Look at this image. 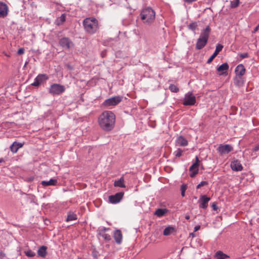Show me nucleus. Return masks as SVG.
<instances>
[{
    "instance_id": "nucleus-27",
    "label": "nucleus",
    "mask_w": 259,
    "mask_h": 259,
    "mask_svg": "<svg viewBox=\"0 0 259 259\" xmlns=\"http://www.w3.org/2000/svg\"><path fill=\"white\" fill-rule=\"evenodd\" d=\"M174 230V228L171 227H166L163 231V235L168 236L170 235Z\"/></svg>"
},
{
    "instance_id": "nucleus-32",
    "label": "nucleus",
    "mask_w": 259,
    "mask_h": 259,
    "mask_svg": "<svg viewBox=\"0 0 259 259\" xmlns=\"http://www.w3.org/2000/svg\"><path fill=\"white\" fill-rule=\"evenodd\" d=\"M188 27L189 29L194 31L197 27V23H196V22L191 23L188 25Z\"/></svg>"
},
{
    "instance_id": "nucleus-3",
    "label": "nucleus",
    "mask_w": 259,
    "mask_h": 259,
    "mask_svg": "<svg viewBox=\"0 0 259 259\" xmlns=\"http://www.w3.org/2000/svg\"><path fill=\"white\" fill-rule=\"evenodd\" d=\"M210 31L211 28L209 26H207L201 31L200 36L197 39L196 44V49L197 50H200L205 46L208 41Z\"/></svg>"
},
{
    "instance_id": "nucleus-24",
    "label": "nucleus",
    "mask_w": 259,
    "mask_h": 259,
    "mask_svg": "<svg viewBox=\"0 0 259 259\" xmlns=\"http://www.w3.org/2000/svg\"><path fill=\"white\" fill-rule=\"evenodd\" d=\"M124 180L123 177L120 178L119 180L115 181L114 183V186L115 187H119L121 188H125V186L124 185Z\"/></svg>"
},
{
    "instance_id": "nucleus-36",
    "label": "nucleus",
    "mask_w": 259,
    "mask_h": 259,
    "mask_svg": "<svg viewBox=\"0 0 259 259\" xmlns=\"http://www.w3.org/2000/svg\"><path fill=\"white\" fill-rule=\"evenodd\" d=\"M102 237L104 238V239L107 241H109L111 240V237L109 235L107 234H104L102 235Z\"/></svg>"
},
{
    "instance_id": "nucleus-42",
    "label": "nucleus",
    "mask_w": 259,
    "mask_h": 259,
    "mask_svg": "<svg viewBox=\"0 0 259 259\" xmlns=\"http://www.w3.org/2000/svg\"><path fill=\"white\" fill-rule=\"evenodd\" d=\"M212 207L214 210H216L218 208L217 204L214 203H212Z\"/></svg>"
},
{
    "instance_id": "nucleus-30",
    "label": "nucleus",
    "mask_w": 259,
    "mask_h": 259,
    "mask_svg": "<svg viewBox=\"0 0 259 259\" xmlns=\"http://www.w3.org/2000/svg\"><path fill=\"white\" fill-rule=\"evenodd\" d=\"M25 255L28 257H33L35 255L34 252L31 250H28L24 251Z\"/></svg>"
},
{
    "instance_id": "nucleus-47",
    "label": "nucleus",
    "mask_w": 259,
    "mask_h": 259,
    "mask_svg": "<svg viewBox=\"0 0 259 259\" xmlns=\"http://www.w3.org/2000/svg\"><path fill=\"white\" fill-rule=\"evenodd\" d=\"M218 54L219 53H218L217 52L214 51V52L213 53V54L212 55L213 56V57H214L215 58Z\"/></svg>"
},
{
    "instance_id": "nucleus-29",
    "label": "nucleus",
    "mask_w": 259,
    "mask_h": 259,
    "mask_svg": "<svg viewBox=\"0 0 259 259\" xmlns=\"http://www.w3.org/2000/svg\"><path fill=\"white\" fill-rule=\"evenodd\" d=\"M169 89L172 92L177 93L179 92V88L175 84H170L169 87Z\"/></svg>"
},
{
    "instance_id": "nucleus-10",
    "label": "nucleus",
    "mask_w": 259,
    "mask_h": 259,
    "mask_svg": "<svg viewBox=\"0 0 259 259\" xmlns=\"http://www.w3.org/2000/svg\"><path fill=\"white\" fill-rule=\"evenodd\" d=\"M60 45L64 49L69 50L73 46V43L68 37H63L59 40Z\"/></svg>"
},
{
    "instance_id": "nucleus-12",
    "label": "nucleus",
    "mask_w": 259,
    "mask_h": 259,
    "mask_svg": "<svg viewBox=\"0 0 259 259\" xmlns=\"http://www.w3.org/2000/svg\"><path fill=\"white\" fill-rule=\"evenodd\" d=\"M123 196V192H118L115 195H111L109 197V201L111 203H116L120 202Z\"/></svg>"
},
{
    "instance_id": "nucleus-50",
    "label": "nucleus",
    "mask_w": 259,
    "mask_h": 259,
    "mask_svg": "<svg viewBox=\"0 0 259 259\" xmlns=\"http://www.w3.org/2000/svg\"><path fill=\"white\" fill-rule=\"evenodd\" d=\"M2 162V160H0V162Z\"/></svg>"
},
{
    "instance_id": "nucleus-19",
    "label": "nucleus",
    "mask_w": 259,
    "mask_h": 259,
    "mask_svg": "<svg viewBox=\"0 0 259 259\" xmlns=\"http://www.w3.org/2000/svg\"><path fill=\"white\" fill-rule=\"evenodd\" d=\"M23 146V143H18L17 142H14L12 145L10 146V150L12 152L15 153H16L18 149Z\"/></svg>"
},
{
    "instance_id": "nucleus-20",
    "label": "nucleus",
    "mask_w": 259,
    "mask_h": 259,
    "mask_svg": "<svg viewBox=\"0 0 259 259\" xmlns=\"http://www.w3.org/2000/svg\"><path fill=\"white\" fill-rule=\"evenodd\" d=\"M229 69V65L227 63H223L219 66L217 70L218 72H221L220 75H222L224 72H226Z\"/></svg>"
},
{
    "instance_id": "nucleus-38",
    "label": "nucleus",
    "mask_w": 259,
    "mask_h": 259,
    "mask_svg": "<svg viewBox=\"0 0 259 259\" xmlns=\"http://www.w3.org/2000/svg\"><path fill=\"white\" fill-rule=\"evenodd\" d=\"M24 51H25V50H24V48H20L17 52V54L18 55L23 54L24 53Z\"/></svg>"
},
{
    "instance_id": "nucleus-44",
    "label": "nucleus",
    "mask_w": 259,
    "mask_h": 259,
    "mask_svg": "<svg viewBox=\"0 0 259 259\" xmlns=\"http://www.w3.org/2000/svg\"><path fill=\"white\" fill-rule=\"evenodd\" d=\"M200 228V226H196L194 228V231L195 232H196L197 231H198Z\"/></svg>"
},
{
    "instance_id": "nucleus-45",
    "label": "nucleus",
    "mask_w": 259,
    "mask_h": 259,
    "mask_svg": "<svg viewBox=\"0 0 259 259\" xmlns=\"http://www.w3.org/2000/svg\"><path fill=\"white\" fill-rule=\"evenodd\" d=\"M184 1L187 3H191L192 2L196 1L197 0H184Z\"/></svg>"
},
{
    "instance_id": "nucleus-21",
    "label": "nucleus",
    "mask_w": 259,
    "mask_h": 259,
    "mask_svg": "<svg viewBox=\"0 0 259 259\" xmlns=\"http://www.w3.org/2000/svg\"><path fill=\"white\" fill-rule=\"evenodd\" d=\"M47 247L45 246L40 247L37 251V254L39 256L45 257L47 255Z\"/></svg>"
},
{
    "instance_id": "nucleus-5",
    "label": "nucleus",
    "mask_w": 259,
    "mask_h": 259,
    "mask_svg": "<svg viewBox=\"0 0 259 259\" xmlns=\"http://www.w3.org/2000/svg\"><path fill=\"white\" fill-rule=\"evenodd\" d=\"M65 91V88L64 85L60 84L54 83L51 85L49 89V93L53 95H59L64 93Z\"/></svg>"
},
{
    "instance_id": "nucleus-9",
    "label": "nucleus",
    "mask_w": 259,
    "mask_h": 259,
    "mask_svg": "<svg viewBox=\"0 0 259 259\" xmlns=\"http://www.w3.org/2000/svg\"><path fill=\"white\" fill-rule=\"evenodd\" d=\"M233 150V148L232 146L229 144H221L217 148L218 152L220 155L227 154Z\"/></svg>"
},
{
    "instance_id": "nucleus-28",
    "label": "nucleus",
    "mask_w": 259,
    "mask_h": 259,
    "mask_svg": "<svg viewBox=\"0 0 259 259\" xmlns=\"http://www.w3.org/2000/svg\"><path fill=\"white\" fill-rule=\"evenodd\" d=\"M240 4L239 0H233L230 2V7L231 8H235L237 7Z\"/></svg>"
},
{
    "instance_id": "nucleus-34",
    "label": "nucleus",
    "mask_w": 259,
    "mask_h": 259,
    "mask_svg": "<svg viewBox=\"0 0 259 259\" xmlns=\"http://www.w3.org/2000/svg\"><path fill=\"white\" fill-rule=\"evenodd\" d=\"M223 48V45H222L221 44H218L216 46L215 51L217 52L218 53H219L220 52H221Z\"/></svg>"
},
{
    "instance_id": "nucleus-31",
    "label": "nucleus",
    "mask_w": 259,
    "mask_h": 259,
    "mask_svg": "<svg viewBox=\"0 0 259 259\" xmlns=\"http://www.w3.org/2000/svg\"><path fill=\"white\" fill-rule=\"evenodd\" d=\"M183 152V151L181 150V149H178L176 151H175L174 152V155L176 157H181L182 155V153Z\"/></svg>"
},
{
    "instance_id": "nucleus-22",
    "label": "nucleus",
    "mask_w": 259,
    "mask_h": 259,
    "mask_svg": "<svg viewBox=\"0 0 259 259\" xmlns=\"http://www.w3.org/2000/svg\"><path fill=\"white\" fill-rule=\"evenodd\" d=\"M57 183V181L56 179H51L48 181H42L41 182V184L43 186H55Z\"/></svg>"
},
{
    "instance_id": "nucleus-33",
    "label": "nucleus",
    "mask_w": 259,
    "mask_h": 259,
    "mask_svg": "<svg viewBox=\"0 0 259 259\" xmlns=\"http://www.w3.org/2000/svg\"><path fill=\"white\" fill-rule=\"evenodd\" d=\"M187 189V186L186 185H182L181 187V195L182 197L185 196V193Z\"/></svg>"
},
{
    "instance_id": "nucleus-41",
    "label": "nucleus",
    "mask_w": 259,
    "mask_h": 259,
    "mask_svg": "<svg viewBox=\"0 0 259 259\" xmlns=\"http://www.w3.org/2000/svg\"><path fill=\"white\" fill-rule=\"evenodd\" d=\"M259 30V24L255 27L254 29L253 32L255 33Z\"/></svg>"
},
{
    "instance_id": "nucleus-11",
    "label": "nucleus",
    "mask_w": 259,
    "mask_h": 259,
    "mask_svg": "<svg viewBox=\"0 0 259 259\" xmlns=\"http://www.w3.org/2000/svg\"><path fill=\"white\" fill-rule=\"evenodd\" d=\"M49 79V77L45 74H39L34 79V81L31 84L34 87H38L44 81Z\"/></svg>"
},
{
    "instance_id": "nucleus-39",
    "label": "nucleus",
    "mask_w": 259,
    "mask_h": 259,
    "mask_svg": "<svg viewBox=\"0 0 259 259\" xmlns=\"http://www.w3.org/2000/svg\"><path fill=\"white\" fill-rule=\"evenodd\" d=\"M240 56L242 58H247L248 57V54L247 53H245L241 54Z\"/></svg>"
},
{
    "instance_id": "nucleus-26",
    "label": "nucleus",
    "mask_w": 259,
    "mask_h": 259,
    "mask_svg": "<svg viewBox=\"0 0 259 259\" xmlns=\"http://www.w3.org/2000/svg\"><path fill=\"white\" fill-rule=\"evenodd\" d=\"M166 211L167 210L166 209L159 208L155 211L154 214L157 217H160L163 216L165 213Z\"/></svg>"
},
{
    "instance_id": "nucleus-13",
    "label": "nucleus",
    "mask_w": 259,
    "mask_h": 259,
    "mask_svg": "<svg viewBox=\"0 0 259 259\" xmlns=\"http://www.w3.org/2000/svg\"><path fill=\"white\" fill-rule=\"evenodd\" d=\"M210 200V197H208L206 195H201L199 200L200 202L199 207L206 209L208 205V202Z\"/></svg>"
},
{
    "instance_id": "nucleus-51",
    "label": "nucleus",
    "mask_w": 259,
    "mask_h": 259,
    "mask_svg": "<svg viewBox=\"0 0 259 259\" xmlns=\"http://www.w3.org/2000/svg\"><path fill=\"white\" fill-rule=\"evenodd\" d=\"M78 259H81L80 258H78Z\"/></svg>"
},
{
    "instance_id": "nucleus-23",
    "label": "nucleus",
    "mask_w": 259,
    "mask_h": 259,
    "mask_svg": "<svg viewBox=\"0 0 259 259\" xmlns=\"http://www.w3.org/2000/svg\"><path fill=\"white\" fill-rule=\"evenodd\" d=\"M215 257L217 259H226L229 258L230 256L222 251H218L215 254Z\"/></svg>"
},
{
    "instance_id": "nucleus-40",
    "label": "nucleus",
    "mask_w": 259,
    "mask_h": 259,
    "mask_svg": "<svg viewBox=\"0 0 259 259\" xmlns=\"http://www.w3.org/2000/svg\"><path fill=\"white\" fill-rule=\"evenodd\" d=\"M214 59V57H213V56H212V55H211V56L209 57V58L208 59V60H207V63L208 64L210 63L213 61V60Z\"/></svg>"
},
{
    "instance_id": "nucleus-2",
    "label": "nucleus",
    "mask_w": 259,
    "mask_h": 259,
    "mask_svg": "<svg viewBox=\"0 0 259 259\" xmlns=\"http://www.w3.org/2000/svg\"><path fill=\"white\" fill-rule=\"evenodd\" d=\"M83 25L86 32L91 34L96 33L99 28L98 20L94 17L85 19Z\"/></svg>"
},
{
    "instance_id": "nucleus-48",
    "label": "nucleus",
    "mask_w": 259,
    "mask_h": 259,
    "mask_svg": "<svg viewBox=\"0 0 259 259\" xmlns=\"http://www.w3.org/2000/svg\"><path fill=\"white\" fill-rule=\"evenodd\" d=\"M185 219L187 220H189L190 219V216L189 215H186Z\"/></svg>"
},
{
    "instance_id": "nucleus-1",
    "label": "nucleus",
    "mask_w": 259,
    "mask_h": 259,
    "mask_svg": "<svg viewBox=\"0 0 259 259\" xmlns=\"http://www.w3.org/2000/svg\"><path fill=\"white\" fill-rule=\"evenodd\" d=\"M115 115L111 111H105L99 116L98 122L100 127L104 131H111L115 123Z\"/></svg>"
},
{
    "instance_id": "nucleus-16",
    "label": "nucleus",
    "mask_w": 259,
    "mask_h": 259,
    "mask_svg": "<svg viewBox=\"0 0 259 259\" xmlns=\"http://www.w3.org/2000/svg\"><path fill=\"white\" fill-rule=\"evenodd\" d=\"M245 72V68L242 64L238 65L235 69L236 75L241 78Z\"/></svg>"
},
{
    "instance_id": "nucleus-46",
    "label": "nucleus",
    "mask_w": 259,
    "mask_h": 259,
    "mask_svg": "<svg viewBox=\"0 0 259 259\" xmlns=\"http://www.w3.org/2000/svg\"><path fill=\"white\" fill-rule=\"evenodd\" d=\"M5 256V253H4L3 252H0V258H3V257H4Z\"/></svg>"
},
{
    "instance_id": "nucleus-18",
    "label": "nucleus",
    "mask_w": 259,
    "mask_h": 259,
    "mask_svg": "<svg viewBox=\"0 0 259 259\" xmlns=\"http://www.w3.org/2000/svg\"><path fill=\"white\" fill-rule=\"evenodd\" d=\"M113 237L117 244H120L122 240V235L121 231L116 230L114 233Z\"/></svg>"
},
{
    "instance_id": "nucleus-25",
    "label": "nucleus",
    "mask_w": 259,
    "mask_h": 259,
    "mask_svg": "<svg viewBox=\"0 0 259 259\" xmlns=\"http://www.w3.org/2000/svg\"><path fill=\"white\" fill-rule=\"evenodd\" d=\"M77 219V217L75 213H74L72 212H69L68 213L66 221L69 222V221H75V220H76Z\"/></svg>"
},
{
    "instance_id": "nucleus-15",
    "label": "nucleus",
    "mask_w": 259,
    "mask_h": 259,
    "mask_svg": "<svg viewBox=\"0 0 259 259\" xmlns=\"http://www.w3.org/2000/svg\"><path fill=\"white\" fill-rule=\"evenodd\" d=\"M231 167L234 171H241L243 169L240 162L237 160H234L231 162Z\"/></svg>"
},
{
    "instance_id": "nucleus-8",
    "label": "nucleus",
    "mask_w": 259,
    "mask_h": 259,
    "mask_svg": "<svg viewBox=\"0 0 259 259\" xmlns=\"http://www.w3.org/2000/svg\"><path fill=\"white\" fill-rule=\"evenodd\" d=\"M200 161L197 156L195 157V162L189 168L190 176L191 178L194 177L198 172V167Z\"/></svg>"
},
{
    "instance_id": "nucleus-7",
    "label": "nucleus",
    "mask_w": 259,
    "mask_h": 259,
    "mask_svg": "<svg viewBox=\"0 0 259 259\" xmlns=\"http://www.w3.org/2000/svg\"><path fill=\"white\" fill-rule=\"evenodd\" d=\"M196 103V98L193 95L192 92H188L185 94L184 100L183 105L185 106L194 105Z\"/></svg>"
},
{
    "instance_id": "nucleus-6",
    "label": "nucleus",
    "mask_w": 259,
    "mask_h": 259,
    "mask_svg": "<svg viewBox=\"0 0 259 259\" xmlns=\"http://www.w3.org/2000/svg\"><path fill=\"white\" fill-rule=\"evenodd\" d=\"M122 99L120 96H114L106 99L103 103V105L105 107L114 106L119 103Z\"/></svg>"
},
{
    "instance_id": "nucleus-4",
    "label": "nucleus",
    "mask_w": 259,
    "mask_h": 259,
    "mask_svg": "<svg viewBox=\"0 0 259 259\" xmlns=\"http://www.w3.org/2000/svg\"><path fill=\"white\" fill-rule=\"evenodd\" d=\"M140 15L143 23L147 25L152 24L155 19V12L151 8H146L143 9L141 11Z\"/></svg>"
},
{
    "instance_id": "nucleus-14",
    "label": "nucleus",
    "mask_w": 259,
    "mask_h": 259,
    "mask_svg": "<svg viewBox=\"0 0 259 259\" xmlns=\"http://www.w3.org/2000/svg\"><path fill=\"white\" fill-rule=\"evenodd\" d=\"M8 13V7L3 2H0V17L4 18L7 16Z\"/></svg>"
},
{
    "instance_id": "nucleus-17",
    "label": "nucleus",
    "mask_w": 259,
    "mask_h": 259,
    "mask_svg": "<svg viewBox=\"0 0 259 259\" xmlns=\"http://www.w3.org/2000/svg\"><path fill=\"white\" fill-rule=\"evenodd\" d=\"M176 145L179 146H186L188 144V142L185 138L183 136H179L177 138Z\"/></svg>"
},
{
    "instance_id": "nucleus-35",
    "label": "nucleus",
    "mask_w": 259,
    "mask_h": 259,
    "mask_svg": "<svg viewBox=\"0 0 259 259\" xmlns=\"http://www.w3.org/2000/svg\"><path fill=\"white\" fill-rule=\"evenodd\" d=\"M208 184V183L206 181H202L200 182V184H199L197 186V187L196 188L198 189H199L202 186H205V185H207Z\"/></svg>"
},
{
    "instance_id": "nucleus-37",
    "label": "nucleus",
    "mask_w": 259,
    "mask_h": 259,
    "mask_svg": "<svg viewBox=\"0 0 259 259\" xmlns=\"http://www.w3.org/2000/svg\"><path fill=\"white\" fill-rule=\"evenodd\" d=\"M58 20L60 21L61 23H63L65 21V14H62L59 18H58Z\"/></svg>"
},
{
    "instance_id": "nucleus-43",
    "label": "nucleus",
    "mask_w": 259,
    "mask_h": 259,
    "mask_svg": "<svg viewBox=\"0 0 259 259\" xmlns=\"http://www.w3.org/2000/svg\"><path fill=\"white\" fill-rule=\"evenodd\" d=\"M253 151L256 152L259 150V144L255 146L253 149Z\"/></svg>"
},
{
    "instance_id": "nucleus-49",
    "label": "nucleus",
    "mask_w": 259,
    "mask_h": 259,
    "mask_svg": "<svg viewBox=\"0 0 259 259\" xmlns=\"http://www.w3.org/2000/svg\"><path fill=\"white\" fill-rule=\"evenodd\" d=\"M67 67H68V69H72V67H71V66H70V65H67Z\"/></svg>"
}]
</instances>
